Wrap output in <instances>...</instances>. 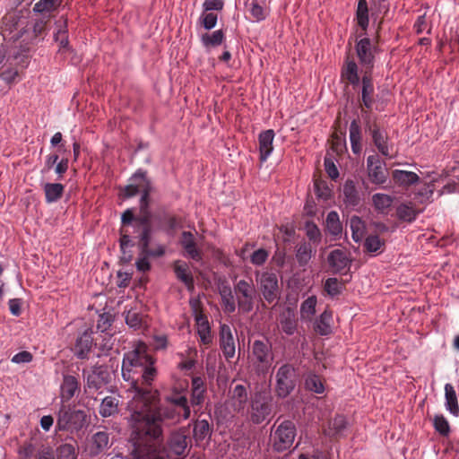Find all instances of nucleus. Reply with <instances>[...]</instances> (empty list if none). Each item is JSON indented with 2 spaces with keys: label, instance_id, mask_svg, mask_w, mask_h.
Masks as SVG:
<instances>
[{
  "label": "nucleus",
  "instance_id": "f257e3e1",
  "mask_svg": "<svg viewBox=\"0 0 459 459\" xmlns=\"http://www.w3.org/2000/svg\"><path fill=\"white\" fill-rule=\"evenodd\" d=\"M155 362L147 345L139 342L125 353L122 363V377L131 382L130 390L134 392L127 405L129 424L141 445L157 444L164 427L187 420L191 414L186 391L174 390L167 397L168 404L159 405V392L150 387L157 377Z\"/></svg>",
  "mask_w": 459,
  "mask_h": 459
},
{
  "label": "nucleus",
  "instance_id": "f03ea898",
  "mask_svg": "<svg viewBox=\"0 0 459 459\" xmlns=\"http://www.w3.org/2000/svg\"><path fill=\"white\" fill-rule=\"evenodd\" d=\"M87 422V415L83 410L75 409L71 405H62L57 412L56 429L59 431H79Z\"/></svg>",
  "mask_w": 459,
  "mask_h": 459
},
{
  "label": "nucleus",
  "instance_id": "7ed1b4c3",
  "mask_svg": "<svg viewBox=\"0 0 459 459\" xmlns=\"http://www.w3.org/2000/svg\"><path fill=\"white\" fill-rule=\"evenodd\" d=\"M189 306L195 319V327L199 337V342L207 347L212 343L213 336L208 316L204 313L203 303L199 298H191Z\"/></svg>",
  "mask_w": 459,
  "mask_h": 459
},
{
  "label": "nucleus",
  "instance_id": "20e7f679",
  "mask_svg": "<svg viewBox=\"0 0 459 459\" xmlns=\"http://www.w3.org/2000/svg\"><path fill=\"white\" fill-rule=\"evenodd\" d=\"M272 430L271 440L273 448L276 452H284L289 450L294 442L296 437V427L291 420H283L277 427L273 426Z\"/></svg>",
  "mask_w": 459,
  "mask_h": 459
},
{
  "label": "nucleus",
  "instance_id": "39448f33",
  "mask_svg": "<svg viewBox=\"0 0 459 459\" xmlns=\"http://www.w3.org/2000/svg\"><path fill=\"white\" fill-rule=\"evenodd\" d=\"M296 369L289 363L281 365L275 374L274 392L277 397L286 398L296 387Z\"/></svg>",
  "mask_w": 459,
  "mask_h": 459
},
{
  "label": "nucleus",
  "instance_id": "423d86ee",
  "mask_svg": "<svg viewBox=\"0 0 459 459\" xmlns=\"http://www.w3.org/2000/svg\"><path fill=\"white\" fill-rule=\"evenodd\" d=\"M238 307L240 312L249 313L253 310L256 290L252 280H239L233 287Z\"/></svg>",
  "mask_w": 459,
  "mask_h": 459
},
{
  "label": "nucleus",
  "instance_id": "0eeeda50",
  "mask_svg": "<svg viewBox=\"0 0 459 459\" xmlns=\"http://www.w3.org/2000/svg\"><path fill=\"white\" fill-rule=\"evenodd\" d=\"M255 280L260 291L269 304L275 303L280 299V285L276 273L273 272L255 273Z\"/></svg>",
  "mask_w": 459,
  "mask_h": 459
},
{
  "label": "nucleus",
  "instance_id": "6e6552de",
  "mask_svg": "<svg viewBox=\"0 0 459 459\" xmlns=\"http://www.w3.org/2000/svg\"><path fill=\"white\" fill-rule=\"evenodd\" d=\"M249 359L258 372H266L273 359L272 347L268 342L260 340L255 341L252 345Z\"/></svg>",
  "mask_w": 459,
  "mask_h": 459
},
{
  "label": "nucleus",
  "instance_id": "1a4fd4ad",
  "mask_svg": "<svg viewBox=\"0 0 459 459\" xmlns=\"http://www.w3.org/2000/svg\"><path fill=\"white\" fill-rule=\"evenodd\" d=\"M189 441V437L184 429L171 433L167 444V457L169 459H180L185 457L188 453Z\"/></svg>",
  "mask_w": 459,
  "mask_h": 459
},
{
  "label": "nucleus",
  "instance_id": "9d476101",
  "mask_svg": "<svg viewBox=\"0 0 459 459\" xmlns=\"http://www.w3.org/2000/svg\"><path fill=\"white\" fill-rule=\"evenodd\" d=\"M271 413V398L262 393H256L251 400L250 420L254 424H261Z\"/></svg>",
  "mask_w": 459,
  "mask_h": 459
},
{
  "label": "nucleus",
  "instance_id": "9b49d317",
  "mask_svg": "<svg viewBox=\"0 0 459 459\" xmlns=\"http://www.w3.org/2000/svg\"><path fill=\"white\" fill-rule=\"evenodd\" d=\"M247 402L248 393L247 387L241 384H238L230 389L229 398L224 404L229 413L243 414L247 405Z\"/></svg>",
  "mask_w": 459,
  "mask_h": 459
},
{
  "label": "nucleus",
  "instance_id": "f8f14e48",
  "mask_svg": "<svg viewBox=\"0 0 459 459\" xmlns=\"http://www.w3.org/2000/svg\"><path fill=\"white\" fill-rule=\"evenodd\" d=\"M138 241L139 255L135 261V266L140 272H148L151 269V263L149 257H160L165 254V247L162 245H156L154 247H150L151 242Z\"/></svg>",
  "mask_w": 459,
  "mask_h": 459
},
{
  "label": "nucleus",
  "instance_id": "ddd939ff",
  "mask_svg": "<svg viewBox=\"0 0 459 459\" xmlns=\"http://www.w3.org/2000/svg\"><path fill=\"white\" fill-rule=\"evenodd\" d=\"M365 130L371 135L372 141L378 152L383 156L391 158L387 133L381 129L376 122L371 123L368 120L366 121Z\"/></svg>",
  "mask_w": 459,
  "mask_h": 459
},
{
  "label": "nucleus",
  "instance_id": "4468645a",
  "mask_svg": "<svg viewBox=\"0 0 459 459\" xmlns=\"http://www.w3.org/2000/svg\"><path fill=\"white\" fill-rule=\"evenodd\" d=\"M133 439H134V450L133 455L135 459H164L162 455H160L159 448L163 441V437L161 439L157 442V444L151 445H141L138 444V437L136 433L132 432Z\"/></svg>",
  "mask_w": 459,
  "mask_h": 459
},
{
  "label": "nucleus",
  "instance_id": "2eb2a0df",
  "mask_svg": "<svg viewBox=\"0 0 459 459\" xmlns=\"http://www.w3.org/2000/svg\"><path fill=\"white\" fill-rule=\"evenodd\" d=\"M367 169L370 181L381 185L386 181V170L378 155H369L367 159Z\"/></svg>",
  "mask_w": 459,
  "mask_h": 459
},
{
  "label": "nucleus",
  "instance_id": "dca6fc26",
  "mask_svg": "<svg viewBox=\"0 0 459 459\" xmlns=\"http://www.w3.org/2000/svg\"><path fill=\"white\" fill-rule=\"evenodd\" d=\"M92 334L93 330L91 328H87L77 336L73 351L78 359H85L89 358L93 346Z\"/></svg>",
  "mask_w": 459,
  "mask_h": 459
},
{
  "label": "nucleus",
  "instance_id": "f3484780",
  "mask_svg": "<svg viewBox=\"0 0 459 459\" xmlns=\"http://www.w3.org/2000/svg\"><path fill=\"white\" fill-rule=\"evenodd\" d=\"M130 183L124 187V196L130 198L137 194L143 192V190L151 184L147 178L146 171L138 169L129 179Z\"/></svg>",
  "mask_w": 459,
  "mask_h": 459
},
{
  "label": "nucleus",
  "instance_id": "a211bd4d",
  "mask_svg": "<svg viewBox=\"0 0 459 459\" xmlns=\"http://www.w3.org/2000/svg\"><path fill=\"white\" fill-rule=\"evenodd\" d=\"M220 348L227 359L235 356V340L230 326L226 324L220 326Z\"/></svg>",
  "mask_w": 459,
  "mask_h": 459
},
{
  "label": "nucleus",
  "instance_id": "6ab92c4d",
  "mask_svg": "<svg viewBox=\"0 0 459 459\" xmlns=\"http://www.w3.org/2000/svg\"><path fill=\"white\" fill-rule=\"evenodd\" d=\"M134 232L137 233L138 241H144L143 246L146 242H151L152 229L151 225L150 213L148 211L142 212V215L136 217L134 220Z\"/></svg>",
  "mask_w": 459,
  "mask_h": 459
},
{
  "label": "nucleus",
  "instance_id": "aec40b11",
  "mask_svg": "<svg viewBox=\"0 0 459 459\" xmlns=\"http://www.w3.org/2000/svg\"><path fill=\"white\" fill-rule=\"evenodd\" d=\"M375 86L370 71L366 70L361 78V101L367 109H371L375 102Z\"/></svg>",
  "mask_w": 459,
  "mask_h": 459
},
{
  "label": "nucleus",
  "instance_id": "412c9836",
  "mask_svg": "<svg viewBox=\"0 0 459 459\" xmlns=\"http://www.w3.org/2000/svg\"><path fill=\"white\" fill-rule=\"evenodd\" d=\"M356 52L360 64L367 66L368 71H370L374 62L371 40L367 37L360 39L356 44Z\"/></svg>",
  "mask_w": 459,
  "mask_h": 459
},
{
  "label": "nucleus",
  "instance_id": "4be33fe9",
  "mask_svg": "<svg viewBox=\"0 0 459 459\" xmlns=\"http://www.w3.org/2000/svg\"><path fill=\"white\" fill-rule=\"evenodd\" d=\"M274 131L273 129H268L263 131L258 135V143H259V160L261 163H264L267 160L269 156L272 154L273 151V140H274Z\"/></svg>",
  "mask_w": 459,
  "mask_h": 459
},
{
  "label": "nucleus",
  "instance_id": "5701e85b",
  "mask_svg": "<svg viewBox=\"0 0 459 459\" xmlns=\"http://www.w3.org/2000/svg\"><path fill=\"white\" fill-rule=\"evenodd\" d=\"M136 217L134 215V212L132 209H126L121 216V222H122V228L120 230V238H119V244L121 249H125L127 247H132L134 244L132 243V239L130 237V232L127 229H126V226H129L131 224H134V220Z\"/></svg>",
  "mask_w": 459,
  "mask_h": 459
},
{
  "label": "nucleus",
  "instance_id": "b1692460",
  "mask_svg": "<svg viewBox=\"0 0 459 459\" xmlns=\"http://www.w3.org/2000/svg\"><path fill=\"white\" fill-rule=\"evenodd\" d=\"M173 270L178 281L183 282L188 290L195 289L193 274L188 264L182 260H177L173 263Z\"/></svg>",
  "mask_w": 459,
  "mask_h": 459
},
{
  "label": "nucleus",
  "instance_id": "393cba45",
  "mask_svg": "<svg viewBox=\"0 0 459 459\" xmlns=\"http://www.w3.org/2000/svg\"><path fill=\"white\" fill-rule=\"evenodd\" d=\"M180 244L186 253V255L199 262L202 260V253L197 248L194 235L189 231H183L181 235Z\"/></svg>",
  "mask_w": 459,
  "mask_h": 459
},
{
  "label": "nucleus",
  "instance_id": "a878e982",
  "mask_svg": "<svg viewBox=\"0 0 459 459\" xmlns=\"http://www.w3.org/2000/svg\"><path fill=\"white\" fill-rule=\"evenodd\" d=\"M329 266L334 273H340L344 269H347L350 265V259L341 249H334L330 252L327 258Z\"/></svg>",
  "mask_w": 459,
  "mask_h": 459
},
{
  "label": "nucleus",
  "instance_id": "bb28decb",
  "mask_svg": "<svg viewBox=\"0 0 459 459\" xmlns=\"http://www.w3.org/2000/svg\"><path fill=\"white\" fill-rule=\"evenodd\" d=\"M80 384L77 378L71 375L64 376L61 385V399L62 401H70L79 391Z\"/></svg>",
  "mask_w": 459,
  "mask_h": 459
},
{
  "label": "nucleus",
  "instance_id": "cd10ccee",
  "mask_svg": "<svg viewBox=\"0 0 459 459\" xmlns=\"http://www.w3.org/2000/svg\"><path fill=\"white\" fill-rule=\"evenodd\" d=\"M392 177L394 183L403 187H408L420 180L419 176L415 172L402 169L394 170Z\"/></svg>",
  "mask_w": 459,
  "mask_h": 459
},
{
  "label": "nucleus",
  "instance_id": "c85d7f7f",
  "mask_svg": "<svg viewBox=\"0 0 459 459\" xmlns=\"http://www.w3.org/2000/svg\"><path fill=\"white\" fill-rule=\"evenodd\" d=\"M393 203L394 197L389 195L377 193L372 195V204L378 213L388 214Z\"/></svg>",
  "mask_w": 459,
  "mask_h": 459
},
{
  "label": "nucleus",
  "instance_id": "c756f323",
  "mask_svg": "<svg viewBox=\"0 0 459 459\" xmlns=\"http://www.w3.org/2000/svg\"><path fill=\"white\" fill-rule=\"evenodd\" d=\"M106 375L107 373L100 369H95L88 374L85 384L86 391H98L102 388L108 382Z\"/></svg>",
  "mask_w": 459,
  "mask_h": 459
},
{
  "label": "nucleus",
  "instance_id": "7c9ffc66",
  "mask_svg": "<svg viewBox=\"0 0 459 459\" xmlns=\"http://www.w3.org/2000/svg\"><path fill=\"white\" fill-rule=\"evenodd\" d=\"M343 201L347 206L355 207L359 204L360 197L352 180H347L342 187Z\"/></svg>",
  "mask_w": 459,
  "mask_h": 459
},
{
  "label": "nucleus",
  "instance_id": "2f4dec72",
  "mask_svg": "<svg viewBox=\"0 0 459 459\" xmlns=\"http://www.w3.org/2000/svg\"><path fill=\"white\" fill-rule=\"evenodd\" d=\"M43 190L46 203L52 204L62 198L65 186L60 183H46L43 185Z\"/></svg>",
  "mask_w": 459,
  "mask_h": 459
},
{
  "label": "nucleus",
  "instance_id": "473e14b6",
  "mask_svg": "<svg viewBox=\"0 0 459 459\" xmlns=\"http://www.w3.org/2000/svg\"><path fill=\"white\" fill-rule=\"evenodd\" d=\"M445 406L446 409L454 416H459V405L456 393L454 386L447 383L445 385Z\"/></svg>",
  "mask_w": 459,
  "mask_h": 459
},
{
  "label": "nucleus",
  "instance_id": "72a5a7b5",
  "mask_svg": "<svg viewBox=\"0 0 459 459\" xmlns=\"http://www.w3.org/2000/svg\"><path fill=\"white\" fill-rule=\"evenodd\" d=\"M342 78L348 81L352 86H357L359 83V77L358 74V65L353 60L347 59L342 68Z\"/></svg>",
  "mask_w": 459,
  "mask_h": 459
},
{
  "label": "nucleus",
  "instance_id": "f704fd0d",
  "mask_svg": "<svg viewBox=\"0 0 459 459\" xmlns=\"http://www.w3.org/2000/svg\"><path fill=\"white\" fill-rule=\"evenodd\" d=\"M332 312L325 310L315 322V331L320 335H328L332 333Z\"/></svg>",
  "mask_w": 459,
  "mask_h": 459
},
{
  "label": "nucleus",
  "instance_id": "c9c22d12",
  "mask_svg": "<svg viewBox=\"0 0 459 459\" xmlns=\"http://www.w3.org/2000/svg\"><path fill=\"white\" fill-rule=\"evenodd\" d=\"M248 12L253 22H260L267 19L271 10L270 7L262 5L259 0H252L248 7Z\"/></svg>",
  "mask_w": 459,
  "mask_h": 459
},
{
  "label": "nucleus",
  "instance_id": "e433bc0d",
  "mask_svg": "<svg viewBox=\"0 0 459 459\" xmlns=\"http://www.w3.org/2000/svg\"><path fill=\"white\" fill-rule=\"evenodd\" d=\"M221 304L225 312L230 314L236 310V303L230 285L224 284L219 288Z\"/></svg>",
  "mask_w": 459,
  "mask_h": 459
},
{
  "label": "nucleus",
  "instance_id": "4c0bfd02",
  "mask_svg": "<svg viewBox=\"0 0 459 459\" xmlns=\"http://www.w3.org/2000/svg\"><path fill=\"white\" fill-rule=\"evenodd\" d=\"M419 211L416 210L412 203H403L396 208V215L400 221L411 222L416 220Z\"/></svg>",
  "mask_w": 459,
  "mask_h": 459
},
{
  "label": "nucleus",
  "instance_id": "58836bf2",
  "mask_svg": "<svg viewBox=\"0 0 459 459\" xmlns=\"http://www.w3.org/2000/svg\"><path fill=\"white\" fill-rule=\"evenodd\" d=\"M119 400L116 396L105 397L100 406V414L104 417H110L118 412Z\"/></svg>",
  "mask_w": 459,
  "mask_h": 459
},
{
  "label": "nucleus",
  "instance_id": "ea45409f",
  "mask_svg": "<svg viewBox=\"0 0 459 459\" xmlns=\"http://www.w3.org/2000/svg\"><path fill=\"white\" fill-rule=\"evenodd\" d=\"M347 421L343 415H336L329 421L328 428L324 429L325 435L335 437L341 435L346 429Z\"/></svg>",
  "mask_w": 459,
  "mask_h": 459
},
{
  "label": "nucleus",
  "instance_id": "a19ab883",
  "mask_svg": "<svg viewBox=\"0 0 459 459\" xmlns=\"http://www.w3.org/2000/svg\"><path fill=\"white\" fill-rule=\"evenodd\" d=\"M317 299L315 295L309 296L300 305V318L301 320L311 321L316 314V307Z\"/></svg>",
  "mask_w": 459,
  "mask_h": 459
},
{
  "label": "nucleus",
  "instance_id": "79ce46f5",
  "mask_svg": "<svg viewBox=\"0 0 459 459\" xmlns=\"http://www.w3.org/2000/svg\"><path fill=\"white\" fill-rule=\"evenodd\" d=\"M350 227L351 230V237L355 242L363 239L366 233V224L359 216H351L350 219Z\"/></svg>",
  "mask_w": 459,
  "mask_h": 459
},
{
  "label": "nucleus",
  "instance_id": "37998d69",
  "mask_svg": "<svg viewBox=\"0 0 459 459\" xmlns=\"http://www.w3.org/2000/svg\"><path fill=\"white\" fill-rule=\"evenodd\" d=\"M328 232L334 236H340L342 231V226L339 219V214L335 211H331L326 216L325 221Z\"/></svg>",
  "mask_w": 459,
  "mask_h": 459
},
{
  "label": "nucleus",
  "instance_id": "c03bdc74",
  "mask_svg": "<svg viewBox=\"0 0 459 459\" xmlns=\"http://www.w3.org/2000/svg\"><path fill=\"white\" fill-rule=\"evenodd\" d=\"M305 387L307 390L319 394L325 392V385L321 377L314 373L306 377Z\"/></svg>",
  "mask_w": 459,
  "mask_h": 459
},
{
  "label": "nucleus",
  "instance_id": "a18cd8bd",
  "mask_svg": "<svg viewBox=\"0 0 459 459\" xmlns=\"http://www.w3.org/2000/svg\"><path fill=\"white\" fill-rule=\"evenodd\" d=\"M194 438L196 442L204 441L211 436V428L206 420H196L193 429Z\"/></svg>",
  "mask_w": 459,
  "mask_h": 459
},
{
  "label": "nucleus",
  "instance_id": "49530a36",
  "mask_svg": "<svg viewBox=\"0 0 459 459\" xmlns=\"http://www.w3.org/2000/svg\"><path fill=\"white\" fill-rule=\"evenodd\" d=\"M356 19L358 25L365 31L368 29L369 23L368 8L366 0H359L356 12Z\"/></svg>",
  "mask_w": 459,
  "mask_h": 459
},
{
  "label": "nucleus",
  "instance_id": "de8ad7c7",
  "mask_svg": "<svg viewBox=\"0 0 459 459\" xmlns=\"http://www.w3.org/2000/svg\"><path fill=\"white\" fill-rule=\"evenodd\" d=\"M313 247L310 243L303 242L301 243L297 251H296V258L300 266H305L310 261L313 255Z\"/></svg>",
  "mask_w": 459,
  "mask_h": 459
},
{
  "label": "nucleus",
  "instance_id": "09e8293b",
  "mask_svg": "<svg viewBox=\"0 0 459 459\" xmlns=\"http://www.w3.org/2000/svg\"><path fill=\"white\" fill-rule=\"evenodd\" d=\"M109 442L108 434L105 431H99L92 436V450L99 454L108 448Z\"/></svg>",
  "mask_w": 459,
  "mask_h": 459
},
{
  "label": "nucleus",
  "instance_id": "8fccbe9b",
  "mask_svg": "<svg viewBox=\"0 0 459 459\" xmlns=\"http://www.w3.org/2000/svg\"><path fill=\"white\" fill-rule=\"evenodd\" d=\"M385 247V241L377 235H369L365 238L364 248L368 253H381Z\"/></svg>",
  "mask_w": 459,
  "mask_h": 459
},
{
  "label": "nucleus",
  "instance_id": "3c124183",
  "mask_svg": "<svg viewBox=\"0 0 459 459\" xmlns=\"http://www.w3.org/2000/svg\"><path fill=\"white\" fill-rule=\"evenodd\" d=\"M224 32L221 30L213 31L212 34L205 33L202 36V43L204 47H217L220 46L224 39Z\"/></svg>",
  "mask_w": 459,
  "mask_h": 459
},
{
  "label": "nucleus",
  "instance_id": "603ef678",
  "mask_svg": "<svg viewBox=\"0 0 459 459\" xmlns=\"http://www.w3.org/2000/svg\"><path fill=\"white\" fill-rule=\"evenodd\" d=\"M61 4V0H39L33 6L34 13H47L55 11Z\"/></svg>",
  "mask_w": 459,
  "mask_h": 459
},
{
  "label": "nucleus",
  "instance_id": "864d4df0",
  "mask_svg": "<svg viewBox=\"0 0 459 459\" xmlns=\"http://www.w3.org/2000/svg\"><path fill=\"white\" fill-rule=\"evenodd\" d=\"M76 449L72 444L60 445L56 449L57 459H76Z\"/></svg>",
  "mask_w": 459,
  "mask_h": 459
},
{
  "label": "nucleus",
  "instance_id": "5fc2aeb1",
  "mask_svg": "<svg viewBox=\"0 0 459 459\" xmlns=\"http://www.w3.org/2000/svg\"><path fill=\"white\" fill-rule=\"evenodd\" d=\"M433 425L440 435L447 437L450 433V425L443 415H436L433 420Z\"/></svg>",
  "mask_w": 459,
  "mask_h": 459
},
{
  "label": "nucleus",
  "instance_id": "6e6d98bb",
  "mask_svg": "<svg viewBox=\"0 0 459 459\" xmlns=\"http://www.w3.org/2000/svg\"><path fill=\"white\" fill-rule=\"evenodd\" d=\"M114 322L113 316L108 312H104L99 315L97 320V329L101 333H106L109 330Z\"/></svg>",
  "mask_w": 459,
  "mask_h": 459
},
{
  "label": "nucleus",
  "instance_id": "4d7b16f0",
  "mask_svg": "<svg viewBox=\"0 0 459 459\" xmlns=\"http://www.w3.org/2000/svg\"><path fill=\"white\" fill-rule=\"evenodd\" d=\"M55 40L59 45V51L68 48L69 40L65 23L60 26L57 31L55 33Z\"/></svg>",
  "mask_w": 459,
  "mask_h": 459
},
{
  "label": "nucleus",
  "instance_id": "13d9d810",
  "mask_svg": "<svg viewBox=\"0 0 459 459\" xmlns=\"http://www.w3.org/2000/svg\"><path fill=\"white\" fill-rule=\"evenodd\" d=\"M324 288L331 297L337 296L342 292V285L336 278H328Z\"/></svg>",
  "mask_w": 459,
  "mask_h": 459
},
{
  "label": "nucleus",
  "instance_id": "bf43d9fd",
  "mask_svg": "<svg viewBox=\"0 0 459 459\" xmlns=\"http://www.w3.org/2000/svg\"><path fill=\"white\" fill-rule=\"evenodd\" d=\"M269 257V252L264 248H259L250 255V262L255 266H262Z\"/></svg>",
  "mask_w": 459,
  "mask_h": 459
},
{
  "label": "nucleus",
  "instance_id": "052dcab7",
  "mask_svg": "<svg viewBox=\"0 0 459 459\" xmlns=\"http://www.w3.org/2000/svg\"><path fill=\"white\" fill-rule=\"evenodd\" d=\"M306 235L310 241L318 244L321 240V232L318 227L314 222L306 223Z\"/></svg>",
  "mask_w": 459,
  "mask_h": 459
},
{
  "label": "nucleus",
  "instance_id": "680f3d73",
  "mask_svg": "<svg viewBox=\"0 0 459 459\" xmlns=\"http://www.w3.org/2000/svg\"><path fill=\"white\" fill-rule=\"evenodd\" d=\"M126 323L131 328L139 329L143 323V317L139 313L129 310L126 315Z\"/></svg>",
  "mask_w": 459,
  "mask_h": 459
},
{
  "label": "nucleus",
  "instance_id": "e2e57ef3",
  "mask_svg": "<svg viewBox=\"0 0 459 459\" xmlns=\"http://www.w3.org/2000/svg\"><path fill=\"white\" fill-rule=\"evenodd\" d=\"M200 20L205 30H212L216 26L218 16L213 13L205 12L202 14Z\"/></svg>",
  "mask_w": 459,
  "mask_h": 459
},
{
  "label": "nucleus",
  "instance_id": "0e129e2a",
  "mask_svg": "<svg viewBox=\"0 0 459 459\" xmlns=\"http://www.w3.org/2000/svg\"><path fill=\"white\" fill-rule=\"evenodd\" d=\"M350 133V141L353 142H361L362 141V134L359 123L358 120L353 119L350 124L349 128Z\"/></svg>",
  "mask_w": 459,
  "mask_h": 459
},
{
  "label": "nucleus",
  "instance_id": "69168bd1",
  "mask_svg": "<svg viewBox=\"0 0 459 459\" xmlns=\"http://www.w3.org/2000/svg\"><path fill=\"white\" fill-rule=\"evenodd\" d=\"M32 359L33 356L30 351H22L13 356L11 361L15 364L30 363Z\"/></svg>",
  "mask_w": 459,
  "mask_h": 459
},
{
  "label": "nucleus",
  "instance_id": "338daca9",
  "mask_svg": "<svg viewBox=\"0 0 459 459\" xmlns=\"http://www.w3.org/2000/svg\"><path fill=\"white\" fill-rule=\"evenodd\" d=\"M204 12L221 11L224 7L223 0H204L203 4Z\"/></svg>",
  "mask_w": 459,
  "mask_h": 459
},
{
  "label": "nucleus",
  "instance_id": "774afa93",
  "mask_svg": "<svg viewBox=\"0 0 459 459\" xmlns=\"http://www.w3.org/2000/svg\"><path fill=\"white\" fill-rule=\"evenodd\" d=\"M36 459H56L53 448L50 446H42L37 452Z\"/></svg>",
  "mask_w": 459,
  "mask_h": 459
}]
</instances>
